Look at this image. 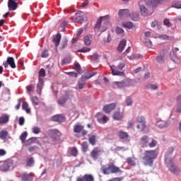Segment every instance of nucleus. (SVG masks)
I'll return each instance as SVG.
<instances>
[{
  "instance_id": "nucleus-1",
  "label": "nucleus",
  "mask_w": 181,
  "mask_h": 181,
  "mask_svg": "<svg viewBox=\"0 0 181 181\" xmlns=\"http://www.w3.org/2000/svg\"><path fill=\"white\" fill-rule=\"evenodd\" d=\"M156 158H158L156 150H146L142 157V163L144 166H153Z\"/></svg>"
},
{
  "instance_id": "nucleus-2",
  "label": "nucleus",
  "mask_w": 181,
  "mask_h": 181,
  "mask_svg": "<svg viewBox=\"0 0 181 181\" xmlns=\"http://www.w3.org/2000/svg\"><path fill=\"white\" fill-rule=\"evenodd\" d=\"M109 23L110 16H105L104 17H100L95 24V30L96 32H105V30H107V26H108Z\"/></svg>"
},
{
  "instance_id": "nucleus-3",
  "label": "nucleus",
  "mask_w": 181,
  "mask_h": 181,
  "mask_svg": "<svg viewBox=\"0 0 181 181\" xmlns=\"http://www.w3.org/2000/svg\"><path fill=\"white\" fill-rule=\"evenodd\" d=\"M103 175H111V173H122V170L119 168L115 166V165L110 163L107 165H103L100 168Z\"/></svg>"
},
{
  "instance_id": "nucleus-4",
  "label": "nucleus",
  "mask_w": 181,
  "mask_h": 181,
  "mask_svg": "<svg viewBox=\"0 0 181 181\" xmlns=\"http://www.w3.org/2000/svg\"><path fill=\"white\" fill-rule=\"evenodd\" d=\"M140 145L142 146V148H156L158 145V141L153 139H151L149 142V137L148 136H143L139 140Z\"/></svg>"
},
{
  "instance_id": "nucleus-5",
  "label": "nucleus",
  "mask_w": 181,
  "mask_h": 181,
  "mask_svg": "<svg viewBox=\"0 0 181 181\" xmlns=\"http://www.w3.org/2000/svg\"><path fill=\"white\" fill-rule=\"evenodd\" d=\"M112 86L114 88H122L124 87H129V86H132V80L127 78L122 81H115L113 82Z\"/></svg>"
},
{
  "instance_id": "nucleus-6",
  "label": "nucleus",
  "mask_w": 181,
  "mask_h": 181,
  "mask_svg": "<svg viewBox=\"0 0 181 181\" xmlns=\"http://www.w3.org/2000/svg\"><path fill=\"white\" fill-rule=\"evenodd\" d=\"M165 1L166 0H145L146 5L151 8H156L159 4H165Z\"/></svg>"
},
{
  "instance_id": "nucleus-7",
  "label": "nucleus",
  "mask_w": 181,
  "mask_h": 181,
  "mask_svg": "<svg viewBox=\"0 0 181 181\" xmlns=\"http://www.w3.org/2000/svg\"><path fill=\"white\" fill-rule=\"evenodd\" d=\"M137 122L139 124H137L138 129H141V131H144L146 128V122L145 121V117L144 116H139L137 117Z\"/></svg>"
},
{
  "instance_id": "nucleus-8",
  "label": "nucleus",
  "mask_w": 181,
  "mask_h": 181,
  "mask_svg": "<svg viewBox=\"0 0 181 181\" xmlns=\"http://www.w3.org/2000/svg\"><path fill=\"white\" fill-rule=\"evenodd\" d=\"M5 69H7L8 66H10L11 69H16V64H15V59L12 57H8L6 62L3 63Z\"/></svg>"
},
{
  "instance_id": "nucleus-9",
  "label": "nucleus",
  "mask_w": 181,
  "mask_h": 181,
  "mask_svg": "<svg viewBox=\"0 0 181 181\" xmlns=\"http://www.w3.org/2000/svg\"><path fill=\"white\" fill-rule=\"evenodd\" d=\"M96 118L99 124H107L108 122V117L103 115L102 113L99 112L96 115Z\"/></svg>"
},
{
  "instance_id": "nucleus-10",
  "label": "nucleus",
  "mask_w": 181,
  "mask_h": 181,
  "mask_svg": "<svg viewBox=\"0 0 181 181\" xmlns=\"http://www.w3.org/2000/svg\"><path fill=\"white\" fill-rule=\"evenodd\" d=\"M110 69H111L112 76H125V73L124 71H118L115 65L110 66Z\"/></svg>"
},
{
  "instance_id": "nucleus-11",
  "label": "nucleus",
  "mask_w": 181,
  "mask_h": 181,
  "mask_svg": "<svg viewBox=\"0 0 181 181\" xmlns=\"http://www.w3.org/2000/svg\"><path fill=\"white\" fill-rule=\"evenodd\" d=\"M168 168L169 170H170L172 173H179L180 172V169L173 164V161L172 160H169Z\"/></svg>"
},
{
  "instance_id": "nucleus-12",
  "label": "nucleus",
  "mask_w": 181,
  "mask_h": 181,
  "mask_svg": "<svg viewBox=\"0 0 181 181\" xmlns=\"http://www.w3.org/2000/svg\"><path fill=\"white\" fill-rule=\"evenodd\" d=\"M8 11H16V9H18V2L13 0H8Z\"/></svg>"
},
{
  "instance_id": "nucleus-13",
  "label": "nucleus",
  "mask_w": 181,
  "mask_h": 181,
  "mask_svg": "<svg viewBox=\"0 0 181 181\" xmlns=\"http://www.w3.org/2000/svg\"><path fill=\"white\" fill-rule=\"evenodd\" d=\"M66 120V117L63 115H56L52 117V121L54 122H64Z\"/></svg>"
},
{
  "instance_id": "nucleus-14",
  "label": "nucleus",
  "mask_w": 181,
  "mask_h": 181,
  "mask_svg": "<svg viewBox=\"0 0 181 181\" xmlns=\"http://www.w3.org/2000/svg\"><path fill=\"white\" fill-rule=\"evenodd\" d=\"M115 107H117V105L115 103H111L109 105H106L103 107V110L107 114L111 112V111H114L115 110Z\"/></svg>"
},
{
  "instance_id": "nucleus-15",
  "label": "nucleus",
  "mask_w": 181,
  "mask_h": 181,
  "mask_svg": "<svg viewBox=\"0 0 181 181\" xmlns=\"http://www.w3.org/2000/svg\"><path fill=\"white\" fill-rule=\"evenodd\" d=\"M175 151V148L173 147H170L168 148L167 152L165 154V160L167 162V160H172V154Z\"/></svg>"
},
{
  "instance_id": "nucleus-16",
  "label": "nucleus",
  "mask_w": 181,
  "mask_h": 181,
  "mask_svg": "<svg viewBox=\"0 0 181 181\" xmlns=\"http://www.w3.org/2000/svg\"><path fill=\"white\" fill-rule=\"evenodd\" d=\"M13 165H14L13 160L8 159L5 161V163L3 165V168L4 169H5V170H9L10 168H13Z\"/></svg>"
},
{
  "instance_id": "nucleus-17",
  "label": "nucleus",
  "mask_w": 181,
  "mask_h": 181,
  "mask_svg": "<svg viewBox=\"0 0 181 181\" xmlns=\"http://www.w3.org/2000/svg\"><path fill=\"white\" fill-rule=\"evenodd\" d=\"M69 97L68 94H65L63 96L60 97L57 100L59 105H64V104H66V103H67V101L69 100Z\"/></svg>"
},
{
  "instance_id": "nucleus-18",
  "label": "nucleus",
  "mask_w": 181,
  "mask_h": 181,
  "mask_svg": "<svg viewBox=\"0 0 181 181\" xmlns=\"http://www.w3.org/2000/svg\"><path fill=\"white\" fill-rule=\"evenodd\" d=\"M100 153H101V149H100L98 147H96L91 151L90 155L93 159H98Z\"/></svg>"
},
{
  "instance_id": "nucleus-19",
  "label": "nucleus",
  "mask_w": 181,
  "mask_h": 181,
  "mask_svg": "<svg viewBox=\"0 0 181 181\" xmlns=\"http://www.w3.org/2000/svg\"><path fill=\"white\" fill-rule=\"evenodd\" d=\"M76 17L74 20L75 23H83L87 21V17L84 16H78V13H76Z\"/></svg>"
},
{
  "instance_id": "nucleus-20",
  "label": "nucleus",
  "mask_w": 181,
  "mask_h": 181,
  "mask_svg": "<svg viewBox=\"0 0 181 181\" xmlns=\"http://www.w3.org/2000/svg\"><path fill=\"white\" fill-rule=\"evenodd\" d=\"M118 15L119 18H127V16H131V13L128 9H122L119 11Z\"/></svg>"
},
{
  "instance_id": "nucleus-21",
  "label": "nucleus",
  "mask_w": 181,
  "mask_h": 181,
  "mask_svg": "<svg viewBox=\"0 0 181 181\" xmlns=\"http://www.w3.org/2000/svg\"><path fill=\"white\" fill-rule=\"evenodd\" d=\"M60 40H62V34H60V33H58L52 40V42L55 45V47H57V46L60 45Z\"/></svg>"
},
{
  "instance_id": "nucleus-22",
  "label": "nucleus",
  "mask_w": 181,
  "mask_h": 181,
  "mask_svg": "<svg viewBox=\"0 0 181 181\" xmlns=\"http://www.w3.org/2000/svg\"><path fill=\"white\" fill-rule=\"evenodd\" d=\"M170 58L174 63H176L177 64H180V59L175 54V52L173 51L170 52Z\"/></svg>"
},
{
  "instance_id": "nucleus-23",
  "label": "nucleus",
  "mask_w": 181,
  "mask_h": 181,
  "mask_svg": "<svg viewBox=\"0 0 181 181\" xmlns=\"http://www.w3.org/2000/svg\"><path fill=\"white\" fill-rule=\"evenodd\" d=\"M113 118L116 121H122V119L124 118V113H122L121 112H115L113 114Z\"/></svg>"
},
{
  "instance_id": "nucleus-24",
  "label": "nucleus",
  "mask_w": 181,
  "mask_h": 181,
  "mask_svg": "<svg viewBox=\"0 0 181 181\" xmlns=\"http://www.w3.org/2000/svg\"><path fill=\"white\" fill-rule=\"evenodd\" d=\"M43 88V79L39 78V82L37 85V93L39 95H42V89Z\"/></svg>"
},
{
  "instance_id": "nucleus-25",
  "label": "nucleus",
  "mask_w": 181,
  "mask_h": 181,
  "mask_svg": "<svg viewBox=\"0 0 181 181\" xmlns=\"http://www.w3.org/2000/svg\"><path fill=\"white\" fill-rule=\"evenodd\" d=\"M83 129H84V126L80 124H77L74 126V132H75V134H80Z\"/></svg>"
},
{
  "instance_id": "nucleus-26",
  "label": "nucleus",
  "mask_w": 181,
  "mask_h": 181,
  "mask_svg": "<svg viewBox=\"0 0 181 181\" xmlns=\"http://www.w3.org/2000/svg\"><path fill=\"white\" fill-rule=\"evenodd\" d=\"M84 86H86V81L81 78L80 80L78 81V83L76 86V89L83 90V88H84Z\"/></svg>"
},
{
  "instance_id": "nucleus-27",
  "label": "nucleus",
  "mask_w": 181,
  "mask_h": 181,
  "mask_svg": "<svg viewBox=\"0 0 181 181\" xmlns=\"http://www.w3.org/2000/svg\"><path fill=\"white\" fill-rule=\"evenodd\" d=\"M125 46H127V40H122L119 42V46L117 47L118 52H119V53H122V51L124 50Z\"/></svg>"
},
{
  "instance_id": "nucleus-28",
  "label": "nucleus",
  "mask_w": 181,
  "mask_h": 181,
  "mask_svg": "<svg viewBox=\"0 0 181 181\" xmlns=\"http://www.w3.org/2000/svg\"><path fill=\"white\" fill-rule=\"evenodd\" d=\"M21 179L23 181H32L33 180V177L30 174H28L26 173H24L22 174Z\"/></svg>"
},
{
  "instance_id": "nucleus-29",
  "label": "nucleus",
  "mask_w": 181,
  "mask_h": 181,
  "mask_svg": "<svg viewBox=\"0 0 181 181\" xmlns=\"http://www.w3.org/2000/svg\"><path fill=\"white\" fill-rule=\"evenodd\" d=\"M177 101V109L176 112H181V95L176 98Z\"/></svg>"
},
{
  "instance_id": "nucleus-30",
  "label": "nucleus",
  "mask_w": 181,
  "mask_h": 181,
  "mask_svg": "<svg viewBox=\"0 0 181 181\" xmlns=\"http://www.w3.org/2000/svg\"><path fill=\"white\" fill-rule=\"evenodd\" d=\"M7 122H9V116L7 115H4L1 117H0V125L2 124H7Z\"/></svg>"
},
{
  "instance_id": "nucleus-31",
  "label": "nucleus",
  "mask_w": 181,
  "mask_h": 181,
  "mask_svg": "<svg viewBox=\"0 0 181 181\" xmlns=\"http://www.w3.org/2000/svg\"><path fill=\"white\" fill-rule=\"evenodd\" d=\"M119 136L120 139H128V138H129V134H128L127 132L121 130L119 132Z\"/></svg>"
},
{
  "instance_id": "nucleus-32",
  "label": "nucleus",
  "mask_w": 181,
  "mask_h": 181,
  "mask_svg": "<svg viewBox=\"0 0 181 181\" xmlns=\"http://www.w3.org/2000/svg\"><path fill=\"white\" fill-rule=\"evenodd\" d=\"M168 125L169 123L166 121L160 120L157 122V127H158V128H166Z\"/></svg>"
},
{
  "instance_id": "nucleus-33",
  "label": "nucleus",
  "mask_w": 181,
  "mask_h": 181,
  "mask_svg": "<svg viewBox=\"0 0 181 181\" xmlns=\"http://www.w3.org/2000/svg\"><path fill=\"white\" fill-rule=\"evenodd\" d=\"M37 140V137H31L30 139H28V140H26L25 141H24L25 146H30V145H32L33 144V142H35V141Z\"/></svg>"
},
{
  "instance_id": "nucleus-34",
  "label": "nucleus",
  "mask_w": 181,
  "mask_h": 181,
  "mask_svg": "<svg viewBox=\"0 0 181 181\" xmlns=\"http://www.w3.org/2000/svg\"><path fill=\"white\" fill-rule=\"evenodd\" d=\"M140 12L143 16H148V8L144 5L140 6Z\"/></svg>"
},
{
  "instance_id": "nucleus-35",
  "label": "nucleus",
  "mask_w": 181,
  "mask_h": 181,
  "mask_svg": "<svg viewBox=\"0 0 181 181\" xmlns=\"http://www.w3.org/2000/svg\"><path fill=\"white\" fill-rule=\"evenodd\" d=\"M52 135L54 139H57V138L62 136V133L59 130L54 129L52 131Z\"/></svg>"
},
{
  "instance_id": "nucleus-36",
  "label": "nucleus",
  "mask_w": 181,
  "mask_h": 181,
  "mask_svg": "<svg viewBox=\"0 0 181 181\" xmlns=\"http://www.w3.org/2000/svg\"><path fill=\"white\" fill-rule=\"evenodd\" d=\"M94 76V74H91L89 72H86L84 74L81 76V79L86 81V80H89V78H91Z\"/></svg>"
},
{
  "instance_id": "nucleus-37",
  "label": "nucleus",
  "mask_w": 181,
  "mask_h": 181,
  "mask_svg": "<svg viewBox=\"0 0 181 181\" xmlns=\"http://www.w3.org/2000/svg\"><path fill=\"white\" fill-rule=\"evenodd\" d=\"M122 26L126 29H132L134 28V23L132 22H123Z\"/></svg>"
},
{
  "instance_id": "nucleus-38",
  "label": "nucleus",
  "mask_w": 181,
  "mask_h": 181,
  "mask_svg": "<svg viewBox=\"0 0 181 181\" xmlns=\"http://www.w3.org/2000/svg\"><path fill=\"white\" fill-rule=\"evenodd\" d=\"M23 110L27 112V114H30V108H29V104L26 102L23 103Z\"/></svg>"
},
{
  "instance_id": "nucleus-39",
  "label": "nucleus",
  "mask_w": 181,
  "mask_h": 181,
  "mask_svg": "<svg viewBox=\"0 0 181 181\" xmlns=\"http://www.w3.org/2000/svg\"><path fill=\"white\" fill-rule=\"evenodd\" d=\"M84 181H94V177L90 174H86L83 177Z\"/></svg>"
},
{
  "instance_id": "nucleus-40",
  "label": "nucleus",
  "mask_w": 181,
  "mask_h": 181,
  "mask_svg": "<svg viewBox=\"0 0 181 181\" xmlns=\"http://www.w3.org/2000/svg\"><path fill=\"white\" fill-rule=\"evenodd\" d=\"M171 6L172 8H175V9H181V1H174Z\"/></svg>"
},
{
  "instance_id": "nucleus-41",
  "label": "nucleus",
  "mask_w": 181,
  "mask_h": 181,
  "mask_svg": "<svg viewBox=\"0 0 181 181\" xmlns=\"http://www.w3.org/2000/svg\"><path fill=\"white\" fill-rule=\"evenodd\" d=\"M33 163H35V160H34L33 157L27 158V160H26V165L27 166H30V167L33 166Z\"/></svg>"
},
{
  "instance_id": "nucleus-42",
  "label": "nucleus",
  "mask_w": 181,
  "mask_h": 181,
  "mask_svg": "<svg viewBox=\"0 0 181 181\" xmlns=\"http://www.w3.org/2000/svg\"><path fill=\"white\" fill-rule=\"evenodd\" d=\"M126 162L128 163L129 165L131 166H135L136 163H135V160H134V158L129 157L126 159Z\"/></svg>"
},
{
  "instance_id": "nucleus-43",
  "label": "nucleus",
  "mask_w": 181,
  "mask_h": 181,
  "mask_svg": "<svg viewBox=\"0 0 181 181\" xmlns=\"http://www.w3.org/2000/svg\"><path fill=\"white\" fill-rule=\"evenodd\" d=\"M26 138H28V132H24L20 136V140L23 144V142H25V141H26Z\"/></svg>"
},
{
  "instance_id": "nucleus-44",
  "label": "nucleus",
  "mask_w": 181,
  "mask_h": 181,
  "mask_svg": "<svg viewBox=\"0 0 181 181\" xmlns=\"http://www.w3.org/2000/svg\"><path fill=\"white\" fill-rule=\"evenodd\" d=\"M87 149H88V143H87V141H84L81 145V151L82 152H87Z\"/></svg>"
},
{
  "instance_id": "nucleus-45",
  "label": "nucleus",
  "mask_w": 181,
  "mask_h": 181,
  "mask_svg": "<svg viewBox=\"0 0 181 181\" xmlns=\"http://www.w3.org/2000/svg\"><path fill=\"white\" fill-rule=\"evenodd\" d=\"M8 136V132L2 130L0 132V139H6Z\"/></svg>"
},
{
  "instance_id": "nucleus-46",
  "label": "nucleus",
  "mask_w": 181,
  "mask_h": 181,
  "mask_svg": "<svg viewBox=\"0 0 181 181\" xmlns=\"http://www.w3.org/2000/svg\"><path fill=\"white\" fill-rule=\"evenodd\" d=\"M156 60H157V62H158L160 64H162L165 63V56H163V55L158 56V57H156Z\"/></svg>"
},
{
  "instance_id": "nucleus-47",
  "label": "nucleus",
  "mask_w": 181,
  "mask_h": 181,
  "mask_svg": "<svg viewBox=\"0 0 181 181\" xmlns=\"http://www.w3.org/2000/svg\"><path fill=\"white\" fill-rule=\"evenodd\" d=\"M83 40L86 46H90V45H91V40H90V37L88 35L84 37Z\"/></svg>"
},
{
  "instance_id": "nucleus-48",
  "label": "nucleus",
  "mask_w": 181,
  "mask_h": 181,
  "mask_svg": "<svg viewBox=\"0 0 181 181\" xmlns=\"http://www.w3.org/2000/svg\"><path fill=\"white\" fill-rule=\"evenodd\" d=\"M26 90L28 93H33V91H35V85L30 84L28 86Z\"/></svg>"
},
{
  "instance_id": "nucleus-49",
  "label": "nucleus",
  "mask_w": 181,
  "mask_h": 181,
  "mask_svg": "<svg viewBox=\"0 0 181 181\" xmlns=\"http://www.w3.org/2000/svg\"><path fill=\"white\" fill-rule=\"evenodd\" d=\"M95 139H96L95 136H92L89 137L88 141H89V143L90 144V145H93V146L95 145V142H96Z\"/></svg>"
},
{
  "instance_id": "nucleus-50",
  "label": "nucleus",
  "mask_w": 181,
  "mask_h": 181,
  "mask_svg": "<svg viewBox=\"0 0 181 181\" xmlns=\"http://www.w3.org/2000/svg\"><path fill=\"white\" fill-rule=\"evenodd\" d=\"M32 103L33 104H34V105H39V98L36 96H33L31 98Z\"/></svg>"
},
{
  "instance_id": "nucleus-51",
  "label": "nucleus",
  "mask_w": 181,
  "mask_h": 181,
  "mask_svg": "<svg viewBox=\"0 0 181 181\" xmlns=\"http://www.w3.org/2000/svg\"><path fill=\"white\" fill-rule=\"evenodd\" d=\"M133 103H134V101L132 100V98H131V97L127 98L126 104L128 107L132 105Z\"/></svg>"
},
{
  "instance_id": "nucleus-52",
  "label": "nucleus",
  "mask_w": 181,
  "mask_h": 181,
  "mask_svg": "<svg viewBox=\"0 0 181 181\" xmlns=\"http://www.w3.org/2000/svg\"><path fill=\"white\" fill-rule=\"evenodd\" d=\"M46 76V71H45V69L42 68L39 71V78H41L40 77H45Z\"/></svg>"
},
{
  "instance_id": "nucleus-53",
  "label": "nucleus",
  "mask_w": 181,
  "mask_h": 181,
  "mask_svg": "<svg viewBox=\"0 0 181 181\" xmlns=\"http://www.w3.org/2000/svg\"><path fill=\"white\" fill-rule=\"evenodd\" d=\"M33 133L35 134L36 135H37V134H40V129L39 128V127H34L32 129Z\"/></svg>"
},
{
  "instance_id": "nucleus-54",
  "label": "nucleus",
  "mask_w": 181,
  "mask_h": 181,
  "mask_svg": "<svg viewBox=\"0 0 181 181\" xmlns=\"http://www.w3.org/2000/svg\"><path fill=\"white\" fill-rule=\"evenodd\" d=\"M115 33L117 35H122V33H124V29L121 28L120 27H116Z\"/></svg>"
},
{
  "instance_id": "nucleus-55",
  "label": "nucleus",
  "mask_w": 181,
  "mask_h": 181,
  "mask_svg": "<svg viewBox=\"0 0 181 181\" xmlns=\"http://www.w3.org/2000/svg\"><path fill=\"white\" fill-rule=\"evenodd\" d=\"M71 153L72 156H77V153H78V151H77V148L73 147L71 150Z\"/></svg>"
},
{
  "instance_id": "nucleus-56",
  "label": "nucleus",
  "mask_w": 181,
  "mask_h": 181,
  "mask_svg": "<svg viewBox=\"0 0 181 181\" xmlns=\"http://www.w3.org/2000/svg\"><path fill=\"white\" fill-rule=\"evenodd\" d=\"M90 50H91V48H88L87 47H83L81 48L79 52H81V53H87L88 52H90Z\"/></svg>"
},
{
  "instance_id": "nucleus-57",
  "label": "nucleus",
  "mask_w": 181,
  "mask_h": 181,
  "mask_svg": "<svg viewBox=\"0 0 181 181\" xmlns=\"http://www.w3.org/2000/svg\"><path fill=\"white\" fill-rule=\"evenodd\" d=\"M98 57H99L98 54L95 53L93 55H91L90 59H91L92 62H95V61L98 60Z\"/></svg>"
},
{
  "instance_id": "nucleus-58",
  "label": "nucleus",
  "mask_w": 181,
  "mask_h": 181,
  "mask_svg": "<svg viewBox=\"0 0 181 181\" xmlns=\"http://www.w3.org/2000/svg\"><path fill=\"white\" fill-rule=\"evenodd\" d=\"M124 67H125V61H122L118 64V69H119V70H122Z\"/></svg>"
},
{
  "instance_id": "nucleus-59",
  "label": "nucleus",
  "mask_w": 181,
  "mask_h": 181,
  "mask_svg": "<svg viewBox=\"0 0 181 181\" xmlns=\"http://www.w3.org/2000/svg\"><path fill=\"white\" fill-rule=\"evenodd\" d=\"M18 124L21 127L24 125L25 124V118L23 117H21L18 120Z\"/></svg>"
},
{
  "instance_id": "nucleus-60",
  "label": "nucleus",
  "mask_w": 181,
  "mask_h": 181,
  "mask_svg": "<svg viewBox=\"0 0 181 181\" xmlns=\"http://www.w3.org/2000/svg\"><path fill=\"white\" fill-rule=\"evenodd\" d=\"M67 47V40H64L61 43V49H65Z\"/></svg>"
},
{
  "instance_id": "nucleus-61",
  "label": "nucleus",
  "mask_w": 181,
  "mask_h": 181,
  "mask_svg": "<svg viewBox=\"0 0 181 181\" xmlns=\"http://www.w3.org/2000/svg\"><path fill=\"white\" fill-rule=\"evenodd\" d=\"M148 88H151V90H158V86L156 84H149L148 86Z\"/></svg>"
},
{
  "instance_id": "nucleus-62",
  "label": "nucleus",
  "mask_w": 181,
  "mask_h": 181,
  "mask_svg": "<svg viewBox=\"0 0 181 181\" xmlns=\"http://www.w3.org/2000/svg\"><path fill=\"white\" fill-rule=\"evenodd\" d=\"M130 17L133 21H138V14L137 13L132 14V15H130Z\"/></svg>"
},
{
  "instance_id": "nucleus-63",
  "label": "nucleus",
  "mask_w": 181,
  "mask_h": 181,
  "mask_svg": "<svg viewBox=\"0 0 181 181\" xmlns=\"http://www.w3.org/2000/svg\"><path fill=\"white\" fill-rule=\"evenodd\" d=\"M145 45L146 46H148V47H152V41L147 39V40H145Z\"/></svg>"
},
{
  "instance_id": "nucleus-64",
  "label": "nucleus",
  "mask_w": 181,
  "mask_h": 181,
  "mask_svg": "<svg viewBox=\"0 0 181 181\" xmlns=\"http://www.w3.org/2000/svg\"><path fill=\"white\" fill-rule=\"evenodd\" d=\"M49 56V52L47 50L43 51V52L41 54V57H47Z\"/></svg>"
}]
</instances>
